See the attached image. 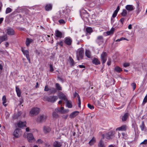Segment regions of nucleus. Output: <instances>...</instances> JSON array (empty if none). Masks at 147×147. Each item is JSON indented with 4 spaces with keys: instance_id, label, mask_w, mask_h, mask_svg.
<instances>
[{
    "instance_id": "1",
    "label": "nucleus",
    "mask_w": 147,
    "mask_h": 147,
    "mask_svg": "<svg viewBox=\"0 0 147 147\" xmlns=\"http://www.w3.org/2000/svg\"><path fill=\"white\" fill-rule=\"evenodd\" d=\"M84 55V51L82 48L78 49L77 51L76 57L78 60L80 61L83 59Z\"/></svg>"
},
{
    "instance_id": "2",
    "label": "nucleus",
    "mask_w": 147,
    "mask_h": 147,
    "mask_svg": "<svg viewBox=\"0 0 147 147\" xmlns=\"http://www.w3.org/2000/svg\"><path fill=\"white\" fill-rule=\"evenodd\" d=\"M40 111L39 108L37 107L34 108L30 111V115L31 117L34 116L39 113Z\"/></svg>"
},
{
    "instance_id": "3",
    "label": "nucleus",
    "mask_w": 147,
    "mask_h": 147,
    "mask_svg": "<svg viewBox=\"0 0 147 147\" xmlns=\"http://www.w3.org/2000/svg\"><path fill=\"white\" fill-rule=\"evenodd\" d=\"M58 97L56 96H50L47 97V100L48 101L53 103L55 102L58 99Z\"/></svg>"
},
{
    "instance_id": "4",
    "label": "nucleus",
    "mask_w": 147,
    "mask_h": 147,
    "mask_svg": "<svg viewBox=\"0 0 147 147\" xmlns=\"http://www.w3.org/2000/svg\"><path fill=\"white\" fill-rule=\"evenodd\" d=\"M114 135L112 131H110L106 133L105 134H102V137L103 138L105 137L107 139H111Z\"/></svg>"
},
{
    "instance_id": "5",
    "label": "nucleus",
    "mask_w": 147,
    "mask_h": 147,
    "mask_svg": "<svg viewBox=\"0 0 147 147\" xmlns=\"http://www.w3.org/2000/svg\"><path fill=\"white\" fill-rule=\"evenodd\" d=\"M107 54L106 52H103L101 55V59L102 64H104L107 61Z\"/></svg>"
},
{
    "instance_id": "6",
    "label": "nucleus",
    "mask_w": 147,
    "mask_h": 147,
    "mask_svg": "<svg viewBox=\"0 0 147 147\" xmlns=\"http://www.w3.org/2000/svg\"><path fill=\"white\" fill-rule=\"evenodd\" d=\"M13 135L16 138L19 137L21 135L20 129H16L13 132Z\"/></svg>"
},
{
    "instance_id": "7",
    "label": "nucleus",
    "mask_w": 147,
    "mask_h": 147,
    "mask_svg": "<svg viewBox=\"0 0 147 147\" xmlns=\"http://www.w3.org/2000/svg\"><path fill=\"white\" fill-rule=\"evenodd\" d=\"M60 17L62 18H66L68 15L65 13V10L63 9L60 10L59 11Z\"/></svg>"
},
{
    "instance_id": "8",
    "label": "nucleus",
    "mask_w": 147,
    "mask_h": 147,
    "mask_svg": "<svg viewBox=\"0 0 147 147\" xmlns=\"http://www.w3.org/2000/svg\"><path fill=\"white\" fill-rule=\"evenodd\" d=\"M128 128V126L126 125H123L116 129V131H125Z\"/></svg>"
},
{
    "instance_id": "9",
    "label": "nucleus",
    "mask_w": 147,
    "mask_h": 147,
    "mask_svg": "<svg viewBox=\"0 0 147 147\" xmlns=\"http://www.w3.org/2000/svg\"><path fill=\"white\" fill-rule=\"evenodd\" d=\"M7 33L9 35H14L15 34L14 30L12 28H8L7 29Z\"/></svg>"
},
{
    "instance_id": "10",
    "label": "nucleus",
    "mask_w": 147,
    "mask_h": 147,
    "mask_svg": "<svg viewBox=\"0 0 147 147\" xmlns=\"http://www.w3.org/2000/svg\"><path fill=\"white\" fill-rule=\"evenodd\" d=\"M22 52L24 54L26 55L27 60L28 61L29 63H30V61L29 57V52L27 50H25L24 49H22Z\"/></svg>"
},
{
    "instance_id": "11",
    "label": "nucleus",
    "mask_w": 147,
    "mask_h": 147,
    "mask_svg": "<svg viewBox=\"0 0 147 147\" xmlns=\"http://www.w3.org/2000/svg\"><path fill=\"white\" fill-rule=\"evenodd\" d=\"M46 119V116L45 115H42L38 117L37 121L39 122H42L45 121Z\"/></svg>"
},
{
    "instance_id": "12",
    "label": "nucleus",
    "mask_w": 147,
    "mask_h": 147,
    "mask_svg": "<svg viewBox=\"0 0 147 147\" xmlns=\"http://www.w3.org/2000/svg\"><path fill=\"white\" fill-rule=\"evenodd\" d=\"M96 42L99 44H102L104 41L103 37L102 36H98L96 40Z\"/></svg>"
},
{
    "instance_id": "13",
    "label": "nucleus",
    "mask_w": 147,
    "mask_h": 147,
    "mask_svg": "<svg viewBox=\"0 0 147 147\" xmlns=\"http://www.w3.org/2000/svg\"><path fill=\"white\" fill-rule=\"evenodd\" d=\"M55 35L57 38H61L62 37L63 33L59 30H56L55 31Z\"/></svg>"
},
{
    "instance_id": "14",
    "label": "nucleus",
    "mask_w": 147,
    "mask_h": 147,
    "mask_svg": "<svg viewBox=\"0 0 147 147\" xmlns=\"http://www.w3.org/2000/svg\"><path fill=\"white\" fill-rule=\"evenodd\" d=\"M79 113V112L77 111L73 112L70 114L69 117L71 119L74 118Z\"/></svg>"
},
{
    "instance_id": "15",
    "label": "nucleus",
    "mask_w": 147,
    "mask_h": 147,
    "mask_svg": "<svg viewBox=\"0 0 147 147\" xmlns=\"http://www.w3.org/2000/svg\"><path fill=\"white\" fill-rule=\"evenodd\" d=\"M72 42V40L69 37H67L65 38V42L67 45H70Z\"/></svg>"
},
{
    "instance_id": "16",
    "label": "nucleus",
    "mask_w": 147,
    "mask_h": 147,
    "mask_svg": "<svg viewBox=\"0 0 147 147\" xmlns=\"http://www.w3.org/2000/svg\"><path fill=\"white\" fill-rule=\"evenodd\" d=\"M126 9L129 11H131L134 9V7L132 5H127L126 6Z\"/></svg>"
},
{
    "instance_id": "17",
    "label": "nucleus",
    "mask_w": 147,
    "mask_h": 147,
    "mask_svg": "<svg viewBox=\"0 0 147 147\" xmlns=\"http://www.w3.org/2000/svg\"><path fill=\"white\" fill-rule=\"evenodd\" d=\"M27 138L29 142H31V140L34 139L32 134L31 133L28 134H27Z\"/></svg>"
},
{
    "instance_id": "18",
    "label": "nucleus",
    "mask_w": 147,
    "mask_h": 147,
    "mask_svg": "<svg viewBox=\"0 0 147 147\" xmlns=\"http://www.w3.org/2000/svg\"><path fill=\"white\" fill-rule=\"evenodd\" d=\"M92 62L93 64L95 65H99L100 63L99 60L97 58H94L92 59Z\"/></svg>"
},
{
    "instance_id": "19",
    "label": "nucleus",
    "mask_w": 147,
    "mask_h": 147,
    "mask_svg": "<svg viewBox=\"0 0 147 147\" xmlns=\"http://www.w3.org/2000/svg\"><path fill=\"white\" fill-rule=\"evenodd\" d=\"M62 145V143L57 141H55L53 144V147H61Z\"/></svg>"
},
{
    "instance_id": "20",
    "label": "nucleus",
    "mask_w": 147,
    "mask_h": 147,
    "mask_svg": "<svg viewBox=\"0 0 147 147\" xmlns=\"http://www.w3.org/2000/svg\"><path fill=\"white\" fill-rule=\"evenodd\" d=\"M26 124V121L22 122L21 121H20L18 123V125L19 127H22L25 126Z\"/></svg>"
},
{
    "instance_id": "21",
    "label": "nucleus",
    "mask_w": 147,
    "mask_h": 147,
    "mask_svg": "<svg viewBox=\"0 0 147 147\" xmlns=\"http://www.w3.org/2000/svg\"><path fill=\"white\" fill-rule=\"evenodd\" d=\"M33 41V40L31 39L28 38H27L26 39V44L27 47L30 46V43Z\"/></svg>"
},
{
    "instance_id": "22",
    "label": "nucleus",
    "mask_w": 147,
    "mask_h": 147,
    "mask_svg": "<svg viewBox=\"0 0 147 147\" xmlns=\"http://www.w3.org/2000/svg\"><path fill=\"white\" fill-rule=\"evenodd\" d=\"M52 5L51 4H47L45 7V10L48 11L52 9Z\"/></svg>"
},
{
    "instance_id": "23",
    "label": "nucleus",
    "mask_w": 147,
    "mask_h": 147,
    "mask_svg": "<svg viewBox=\"0 0 147 147\" xmlns=\"http://www.w3.org/2000/svg\"><path fill=\"white\" fill-rule=\"evenodd\" d=\"M50 128L48 126H45L43 127V131L45 133L47 134L51 131Z\"/></svg>"
},
{
    "instance_id": "24",
    "label": "nucleus",
    "mask_w": 147,
    "mask_h": 147,
    "mask_svg": "<svg viewBox=\"0 0 147 147\" xmlns=\"http://www.w3.org/2000/svg\"><path fill=\"white\" fill-rule=\"evenodd\" d=\"M59 96L60 99L63 100L65 101L67 99L66 96L63 93H60L59 95Z\"/></svg>"
},
{
    "instance_id": "25",
    "label": "nucleus",
    "mask_w": 147,
    "mask_h": 147,
    "mask_svg": "<svg viewBox=\"0 0 147 147\" xmlns=\"http://www.w3.org/2000/svg\"><path fill=\"white\" fill-rule=\"evenodd\" d=\"M98 147H106V146L104 143V141L102 140H100L98 143Z\"/></svg>"
},
{
    "instance_id": "26",
    "label": "nucleus",
    "mask_w": 147,
    "mask_h": 147,
    "mask_svg": "<svg viewBox=\"0 0 147 147\" xmlns=\"http://www.w3.org/2000/svg\"><path fill=\"white\" fill-rule=\"evenodd\" d=\"M16 90L18 96L20 97L21 96V92L19 88L17 86L16 87Z\"/></svg>"
},
{
    "instance_id": "27",
    "label": "nucleus",
    "mask_w": 147,
    "mask_h": 147,
    "mask_svg": "<svg viewBox=\"0 0 147 147\" xmlns=\"http://www.w3.org/2000/svg\"><path fill=\"white\" fill-rule=\"evenodd\" d=\"M66 103V106L67 107L69 108H71L72 107V106L71 104V101L67 99L65 101Z\"/></svg>"
},
{
    "instance_id": "28",
    "label": "nucleus",
    "mask_w": 147,
    "mask_h": 147,
    "mask_svg": "<svg viewBox=\"0 0 147 147\" xmlns=\"http://www.w3.org/2000/svg\"><path fill=\"white\" fill-rule=\"evenodd\" d=\"M96 142V140L95 138L93 137L90 140L88 143V144L90 146L93 145Z\"/></svg>"
},
{
    "instance_id": "29",
    "label": "nucleus",
    "mask_w": 147,
    "mask_h": 147,
    "mask_svg": "<svg viewBox=\"0 0 147 147\" xmlns=\"http://www.w3.org/2000/svg\"><path fill=\"white\" fill-rule=\"evenodd\" d=\"M7 40V36L6 35H4L0 37V43L2 42L5 41Z\"/></svg>"
},
{
    "instance_id": "30",
    "label": "nucleus",
    "mask_w": 147,
    "mask_h": 147,
    "mask_svg": "<svg viewBox=\"0 0 147 147\" xmlns=\"http://www.w3.org/2000/svg\"><path fill=\"white\" fill-rule=\"evenodd\" d=\"M128 117V113H125L122 117L121 119L123 121H126Z\"/></svg>"
},
{
    "instance_id": "31",
    "label": "nucleus",
    "mask_w": 147,
    "mask_h": 147,
    "mask_svg": "<svg viewBox=\"0 0 147 147\" xmlns=\"http://www.w3.org/2000/svg\"><path fill=\"white\" fill-rule=\"evenodd\" d=\"M2 100L3 101V104L4 106L6 107L7 106V104H5L7 102V100L6 96H3L2 98Z\"/></svg>"
},
{
    "instance_id": "32",
    "label": "nucleus",
    "mask_w": 147,
    "mask_h": 147,
    "mask_svg": "<svg viewBox=\"0 0 147 147\" xmlns=\"http://www.w3.org/2000/svg\"><path fill=\"white\" fill-rule=\"evenodd\" d=\"M85 55L88 58L91 57V52L88 50H86L85 51Z\"/></svg>"
},
{
    "instance_id": "33",
    "label": "nucleus",
    "mask_w": 147,
    "mask_h": 147,
    "mask_svg": "<svg viewBox=\"0 0 147 147\" xmlns=\"http://www.w3.org/2000/svg\"><path fill=\"white\" fill-rule=\"evenodd\" d=\"M115 28H112L109 31L107 32V34L108 35H110L111 34H113Z\"/></svg>"
},
{
    "instance_id": "34",
    "label": "nucleus",
    "mask_w": 147,
    "mask_h": 147,
    "mask_svg": "<svg viewBox=\"0 0 147 147\" xmlns=\"http://www.w3.org/2000/svg\"><path fill=\"white\" fill-rule=\"evenodd\" d=\"M114 70L116 72L119 73L122 71V69L118 66H116Z\"/></svg>"
},
{
    "instance_id": "35",
    "label": "nucleus",
    "mask_w": 147,
    "mask_h": 147,
    "mask_svg": "<svg viewBox=\"0 0 147 147\" xmlns=\"http://www.w3.org/2000/svg\"><path fill=\"white\" fill-rule=\"evenodd\" d=\"M55 87L56 89L58 90H62L61 87L58 83H57L55 84Z\"/></svg>"
},
{
    "instance_id": "36",
    "label": "nucleus",
    "mask_w": 147,
    "mask_h": 147,
    "mask_svg": "<svg viewBox=\"0 0 147 147\" xmlns=\"http://www.w3.org/2000/svg\"><path fill=\"white\" fill-rule=\"evenodd\" d=\"M86 30L87 33H90L92 32L93 30L92 28L90 27H88L86 29Z\"/></svg>"
},
{
    "instance_id": "37",
    "label": "nucleus",
    "mask_w": 147,
    "mask_h": 147,
    "mask_svg": "<svg viewBox=\"0 0 147 147\" xmlns=\"http://www.w3.org/2000/svg\"><path fill=\"white\" fill-rule=\"evenodd\" d=\"M140 127L142 131H143L144 130L145 127V125L144 121H142V124L140 125Z\"/></svg>"
},
{
    "instance_id": "38",
    "label": "nucleus",
    "mask_w": 147,
    "mask_h": 147,
    "mask_svg": "<svg viewBox=\"0 0 147 147\" xmlns=\"http://www.w3.org/2000/svg\"><path fill=\"white\" fill-rule=\"evenodd\" d=\"M69 60L70 61V65L71 66H73L74 65V61L72 58L71 57H69Z\"/></svg>"
},
{
    "instance_id": "39",
    "label": "nucleus",
    "mask_w": 147,
    "mask_h": 147,
    "mask_svg": "<svg viewBox=\"0 0 147 147\" xmlns=\"http://www.w3.org/2000/svg\"><path fill=\"white\" fill-rule=\"evenodd\" d=\"M52 115L53 117L55 118H57L59 117L58 115L55 112L53 113Z\"/></svg>"
},
{
    "instance_id": "40",
    "label": "nucleus",
    "mask_w": 147,
    "mask_h": 147,
    "mask_svg": "<svg viewBox=\"0 0 147 147\" xmlns=\"http://www.w3.org/2000/svg\"><path fill=\"white\" fill-rule=\"evenodd\" d=\"M127 11L125 9H123L121 14L123 16H125L127 15Z\"/></svg>"
},
{
    "instance_id": "41",
    "label": "nucleus",
    "mask_w": 147,
    "mask_h": 147,
    "mask_svg": "<svg viewBox=\"0 0 147 147\" xmlns=\"http://www.w3.org/2000/svg\"><path fill=\"white\" fill-rule=\"evenodd\" d=\"M50 91L52 93H55L57 91L56 89L53 88H51Z\"/></svg>"
},
{
    "instance_id": "42",
    "label": "nucleus",
    "mask_w": 147,
    "mask_h": 147,
    "mask_svg": "<svg viewBox=\"0 0 147 147\" xmlns=\"http://www.w3.org/2000/svg\"><path fill=\"white\" fill-rule=\"evenodd\" d=\"M11 11L12 10L10 8L8 7L6 9L5 13L6 14H7L11 12Z\"/></svg>"
},
{
    "instance_id": "43",
    "label": "nucleus",
    "mask_w": 147,
    "mask_h": 147,
    "mask_svg": "<svg viewBox=\"0 0 147 147\" xmlns=\"http://www.w3.org/2000/svg\"><path fill=\"white\" fill-rule=\"evenodd\" d=\"M131 86L133 87V90H134L136 89V84L134 82V83H133L131 84Z\"/></svg>"
},
{
    "instance_id": "44",
    "label": "nucleus",
    "mask_w": 147,
    "mask_h": 147,
    "mask_svg": "<svg viewBox=\"0 0 147 147\" xmlns=\"http://www.w3.org/2000/svg\"><path fill=\"white\" fill-rule=\"evenodd\" d=\"M74 97L75 98L77 96L78 98V99H79V98H80L79 95L76 92H75L74 94Z\"/></svg>"
},
{
    "instance_id": "45",
    "label": "nucleus",
    "mask_w": 147,
    "mask_h": 147,
    "mask_svg": "<svg viewBox=\"0 0 147 147\" xmlns=\"http://www.w3.org/2000/svg\"><path fill=\"white\" fill-rule=\"evenodd\" d=\"M88 107L91 109H93L94 108V106H93L91 105L90 104H88Z\"/></svg>"
},
{
    "instance_id": "46",
    "label": "nucleus",
    "mask_w": 147,
    "mask_h": 147,
    "mask_svg": "<svg viewBox=\"0 0 147 147\" xmlns=\"http://www.w3.org/2000/svg\"><path fill=\"white\" fill-rule=\"evenodd\" d=\"M36 142L38 144H41L43 143V141L40 139H39L36 141Z\"/></svg>"
},
{
    "instance_id": "47",
    "label": "nucleus",
    "mask_w": 147,
    "mask_h": 147,
    "mask_svg": "<svg viewBox=\"0 0 147 147\" xmlns=\"http://www.w3.org/2000/svg\"><path fill=\"white\" fill-rule=\"evenodd\" d=\"M147 102V95H146L145 97H144L143 101V103L144 104L146 103Z\"/></svg>"
},
{
    "instance_id": "48",
    "label": "nucleus",
    "mask_w": 147,
    "mask_h": 147,
    "mask_svg": "<svg viewBox=\"0 0 147 147\" xmlns=\"http://www.w3.org/2000/svg\"><path fill=\"white\" fill-rule=\"evenodd\" d=\"M50 71L51 72H52L53 70L54 69L53 67V66L52 64L50 65Z\"/></svg>"
},
{
    "instance_id": "49",
    "label": "nucleus",
    "mask_w": 147,
    "mask_h": 147,
    "mask_svg": "<svg viewBox=\"0 0 147 147\" xmlns=\"http://www.w3.org/2000/svg\"><path fill=\"white\" fill-rule=\"evenodd\" d=\"M81 102L80 98H79L78 99V105L79 107L80 108L81 107Z\"/></svg>"
},
{
    "instance_id": "50",
    "label": "nucleus",
    "mask_w": 147,
    "mask_h": 147,
    "mask_svg": "<svg viewBox=\"0 0 147 147\" xmlns=\"http://www.w3.org/2000/svg\"><path fill=\"white\" fill-rule=\"evenodd\" d=\"M59 22L60 24H64L65 23V21L62 19L60 20H59Z\"/></svg>"
},
{
    "instance_id": "51",
    "label": "nucleus",
    "mask_w": 147,
    "mask_h": 147,
    "mask_svg": "<svg viewBox=\"0 0 147 147\" xmlns=\"http://www.w3.org/2000/svg\"><path fill=\"white\" fill-rule=\"evenodd\" d=\"M50 90V89H49V88L47 87V86H46L45 87V89H44V90L45 91L47 92V91H48Z\"/></svg>"
},
{
    "instance_id": "52",
    "label": "nucleus",
    "mask_w": 147,
    "mask_h": 147,
    "mask_svg": "<svg viewBox=\"0 0 147 147\" xmlns=\"http://www.w3.org/2000/svg\"><path fill=\"white\" fill-rule=\"evenodd\" d=\"M57 78L61 82H63L64 80L62 78L59 76H58L57 77Z\"/></svg>"
},
{
    "instance_id": "53",
    "label": "nucleus",
    "mask_w": 147,
    "mask_h": 147,
    "mask_svg": "<svg viewBox=\"0 0 147 147\" xmlns=\"http://www.w3.org/2000/svg\"><path fill=\"white\" fill-rule=\"evenodd\" d=\"M117 13L116 12L114 11V13L113 14L112 17L113 18H115V17L117 15Z\"/></svg>"
},
{
    "instance_id": "54",
    "label": "nucleus",
    "mask_w": 147,
    "mask_h": 147,
    "mask_svg": "<svg viewBox=\"0 0 147 147\" xmlns=\"http://www.w3.org/2000/svg\"><path fill=\"white\" fill-rule=\"evenodd\" d=\"M129 64L127 63H124L123 64V66L125 67H126L129 66Z\"/></svg>"
},
{
    "instance_id": "55",
    "label": "nucleus",
    "mask_w": 147,
    "mask_h": 147,
    "mask_svg": "<svg viewBox=\"0 0 147 147\" xmlns=\"http://www.w3.org/2000/svg\"><path fill=\"white\" fill-rule=\"evenodd\" d=\"M147 144V140H144V141L142 142V143H141V144Z\"/></svg>"
},
{
    "instance_id": "56",
    "label": "nucleus",
    "mask_w": 147,
    "mask_h": 147,
    "mask_svg": "<svg viewBox=\"0 0 147 147\" xmlns=\"http://www.w3.org/2000/svg\"><path fill=\"white\" fill-rule=\"evenodd\" d=\"M124 20L125 19L123 18H122L120 19L119 21H120L121 22L122 24H123Z\"/></svg>"
},
{
    "instance_id": "57",
    "label": "nucleus",
    "mask_w": 147,
    "mask_h": 147,
    "mask_svg": "<svg viewBox=\"0 0 147 147\" xmlns=\"http://www.w3.org/2000/svg\"><path fill=\"white\" fill-rule=\"evenodd\" d=\"M69 110L68 109L64 110H63V111L62 112V113H67L69 112Z\"/></svg>"
},
{
    "instance_id": "58",
    "label": "nucleus",
    "mask_w": 147,
    "mask_h": 147,
    "mask_svg": "<svg viewBox=\"0 0 147 147\" xmlns=\"http://www.w3.org/2000/svg\"><path fill=\"white\" fill-rule=\"evenodd\" d=\"M79 67L80 68H85V66L83 65H80L78 66V67Z\"/></svg>"
},
{
    "instance_id": "59",
    "label": "nucleus",
    "mask_w": 147,
    "mask_h": 147,
    "mask_svg": "<svg viewBox=\"0 0 147 147\" xmlns=\"http://www.w3.org/2000/svg\"><path fill=\"white\" fill-rule=\"evenodd\" d=\"M55 110L57 112H58L60 113L61 111L59 108H57L55 109Z\"/></svg>"
},
{
    "instance_id": "60",
    "label": "nucleus",
    "mask_w": 147,
    "mask_h": 147,
    "mask_svg": "<svg viewBox=\"0 0 147 147\" xmlns=\"http://www.w3.org/2000/svg\"><path fill=\"white\" fill-rule=\"evenodd\" d=\"M120 9L119 7V6H118L117 7V9L115 11L117 12L118 13V11H119V10Z\"/></svg>"
},
{
    "instance_id": "61",
    "label": "nucleus",
    "mask_w": 147,
    "mask_h": 147,
    "mask_svg": "<svg viewBox=\"0 0 147 147\" xmlns=\"http://www.w3.org/2000/svg\"><path fill=\"white\" fill-rule=\"evenodd\" d=\"M60 110L61 111L60 113H62V112L63 110H64V107H61Z\"/></svg>"
},
{
    "instance_id": "62",
    "label": "nucleus",
    "mask_w": 147,
    "mask_h": 147,
    "mask_svg": "<svg viewBox=\"0 0 147 147\" xmlns=\"http://www.w3.org/2000/svg\"><path fill=\"white\" fill-rule=\"evenodd\" d=\"M111 60H110V59H109L107 62V64L108 65H110L111 64Z\"/></svg>"
},
{
    "instance_id": "63",
    "label": "nucleus",
    "mask_w": 147,
    "mask_h": 147,
    "mask_svg": "<svg viewBox=\"0 0 147 147\" xmlns=\"http://www.w3.org/2000/svg\"><path fill=\"white\" fill-rule=\"evenodd\" d=\"M140 11V9L139 7H138L137 9L136 10V11L138 13H139Z\"/></svg>"
},
{
    "instance_id": "64",
    "label": "nucleus",
    "mask_w": 147,
    "mask_h": 147,
    "mask_svg": "<svg viewBox=\"0 0 147 147\" xmlns=\"http://www.w3.org/2000/svg\"><path fill=\"white\" fill-rule=\"evenodd\" d=\"M132 25L131 24H129L128 26V28L129 29H131L132 28Z\"/></svg>"
}]
</instances>
